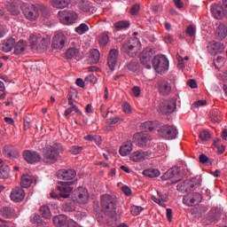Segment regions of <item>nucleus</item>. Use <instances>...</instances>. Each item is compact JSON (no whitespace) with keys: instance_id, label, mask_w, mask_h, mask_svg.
<instances>
[{"instance_id":"nucleus-1","label":"nucleus","mask_w":227,"mask_h":227,"mask_svg":"<svg viewBox=\"0 0 227 227\" xmlns=\"http://www.w3.org/2000/svg\"><path fill=\"white\" fill-rule=\"evenodd\" d=\"M22 13L30 22H35V20H38V17H40V12L43 17H47L49 15V10L47 7L40 4H21Z\"/></svg>"},{"instance_id":"nucleus-2","label":"nucleus","mask_w":227,"mask_h":227,"mask_svg":"<svg viewBox=\"0 0 227 227\" xmlns=\"http://www.w3.org/2000/svg\"><path fill=\"white\" fill-rule=\"evenodd\" d=\"M65 152L61 144L47 145L43 149V161L49 166L56 164L59 160V154Z\"/></svg>"},{"instance_id":"nucleus-3","label":"nucleus","mask_w":227,"mask_h":227,"mask_svg":"<svg viewBox=\"0 0 227 227\" xmlns=\"http://www.w3.org/2000/svg\"><path fill=\"white\" fill-rule=\"evenodd\" d=\"M139 47H141V42L139 39L137 37H130L123 42L121 51L123 52V54H125V56H129V58H134Z\"/></svg>"},{"instance_id":"nucleus-4","label":"nucleus","mask_w":227,"mask_h":227,"mask_svg":"<svg viewBox=\"0 0 227 227\" xmlns=\"http://www.w3.org/2000/svg\"><path fill=\"white\" fill-rule=\"evenodd\" d=\"M61 186H58L59 193H56L55 192H51L50 193L51 198L53 200H56V198H63L64 200H67V198H70V192L74 191V187L70 185H74V182H61Z\"/></svg>"},{"instance_id":"nucleus-5","label":"nucleus","mask_w":227,"mask_h":227,"mask_svg":"<svg viewBox=\"0 0 227 227\" xmlns=\"http://www.w3.org/2000/svg\"><path fill=\"white\" fill-rule=\"evenodd\" d=\"M153 68H154L155 72L162 73L168 72L169 69V60L164 55H157L155 56L153 60Z\"/></svg>"},{"instance_id":"nucleus-6","label":"nucleus","mask_w":227,"mask_h":227,"mask_svg":"<svg viewBox=\"0 0 227 227\" xmlns=\"http://www.w3.org/2000/svg\"><path fill=\"white\" fill-rule=\"evenodd\" d=\"M58 18L61 24L72 26V24H75L79 16L73 11H59L58 12Z\"/></svg>"},{"instance_id":"nucleus-7","label":"nucleus","mask_w":227,"mask_h":227,"mask_svg":"<svg viewBox=\"0 0 227 227\" xmlns=\"http://www.w3.org/2000/svg\"><path fill=\"white\" fill-rule=\"evenodd\" d=\"M152 58H153V50L145 48L139 54L140 64L147 70H152Z\"/></svg>"},{"instance_id":"nucleus-8","label":"nucleus","mask_w":227,"mask_h":227,"mask_svg":"<svg viewBox=\"0 0 227 227\" xmlns=\"http://www.w3.org/2000/svg\"><path fill=\"white\" fill-rule=\"evenodd\" d=\"M161 180H172L173 184H177L182 180L180 175V167H173L169 168L162 176Z\"/></svg>"},{"instance_id":"nucleus-9","label":"nucleus","mask_w":227,"mask_h":227,"mask_svg":"<svg viewBox=\"0 0 227 227\" xmlns=\"http://www.w3.org/2000/svg\"><path fill=\"white\" fill-rule=\"evenodd\" d=\"M158 132L161 137H164V139H176V136H178L176 128L169 125L162 126Z\"/></svg>"},{"instance_id":"nucleus-10","label":"nucleus","mask_w":227,"mask_h":227,"mask_svg":"<svg viewBox=\"0 0 227 227\" xmlns=\"http://www.w3.org/2000/svg\"><path fill=\"white\" fill-rule=\"evenodd\" d=\"M176 109V101L175 99L165 100L158 106V111L162 114H171Z\"/></svg>"},{"instance_id":"nucleus-11","label":"nucleus","mask_w":227,"mask_h":227,"mask_svg":"<svg viewBox=\"0 0 227 227\" xmlns=\"http://www.w3.org/2000/svg\"><path fill=\"white\" fill-rule=\"evenodd\" d=\"M22 157L27 164H38L42 160V155L36 151L25 150L22 153Z\"/></svg>"},{"instance_id":"nucleus-12","label":"nucleus","mask_w":227,"mask_h":227,"mask_svg":"<svg viewBox=\"0 0 227 227\" xmlns=\"http://www.w3.org/2000/svg\"><path fill=\"white\" fill-rule=\"evenodd\" d=\"M114 200H100V211L104 212L110 217H114L115 215Z\"/></svg>"},{"instance_id":"nucleus-13","label":"nucleus","mask_w":227,"mask_h":227,"mask_svg":"<svg viewBox=\"0 0 227 227\" xmlns=\"http://www.w3.org/2000/svg\"><path fill=\"white\" fill-rule=\"evenodd\" d=\"M211 13L215 19H223V15L227 17V0L223 1V6L212 4Z\"/></svg>"},{"instance_id":"nucleus-14","label":"nucleus","mask_w":227,"mask_h":227,"mask_svg":"<svg viewBox=\"0 0 227 227\" xmlns=\"http://www.w3.org/2000/svg\"><path fill=\"white\" fill-rule=\"evenodd\" d=\"M136 145L140 148H145L147 145H150L152 141V136L148 133H137L134 135Z\"/></svg>"},{"instance_id":"nucleus-15","label":"nucleus","mask_w":227,"mask_h":227,"mask_svg":"<svg viewBox=\"0 0 227 227\" xmlns=\"http://www.w3.org/2000/svg\"><path fill=\"white\" fill-rule=\"evenodd\" d=\"M65 42H67L65 34L62 32H57L52 40L53 49H63V47H65Z\"/></svg>"},{"instance_id":"nucleus-16","label":"nucleus","mask_w":227,"mask_h":227,"mask_svg":"<svg viewBox=\"0 0 227 227\" xmlns=\"http://www.w3.org/2000/svg\"><path fill=\"white\" fill-rule=\"evenodd\" d=\"M88 200H67L62 206V210L64 212H73L76 210L77 205L87 204Z\"/></svg>"},{"instance_id":"nucleus-17","label":"nucleus","mask_w":227,"mask_h":227,"mask_svg":"<svg viewBox=\"0 0 227 227\" xmlns=\"http://www.w3.org/2000/svg\"><path fill=\"white\" fill-rule=\"evenodd\" d=\"M120 51L116 49H113L108 53L107 65L110 70H114L116 67V62L118 61V56Z\"/></svg>"},{"instance_id":"nucleus-18","label":"nucleus","mask_w":227,"mask_h":227,"mask_svg":"<svg viewBox=\"0 0 227 227\" xmlns=\"http://www.w3.org/2000/svg\"><path fill=\"white\" fill-rule=\"evenodd\" d=\"M184 182L189 192L190 191H195V189H198V187H201L202 180L200 176H195L189 180H185Z\"/></svg>"},{"instance_id":"nucleus-19","label":"nucleus","mask_w":227,"mask_h":227,"mask_svg":"<svg viewBox=\"0 0 227 227\" xmlns=\"http://www.w3.org/2000/svg\"><path fill=\"white\" fill-rule=\"evenodd\" d=\"M77 176V172L74 169H62L58 173V177L61 180H74Z\"/></svg>"},{"instance_id":"nucleus-20","label":"nucleus","mask_w":227,"mask_h":227,"mask_svg":"<svg viewBox=\"0 0 227 227\" xmlns=\"http://www.w3.org/2000/svg\"><path fill=\"white\" fill-rule=\"evenodd\" d=\"M158 90L160 95H168L171 93V83L166 80H160L158 82Z\"/></svg>"},{"instance_id":"nucleus-21","label":"nucleus","mask_w":227,"mask_h":227,"mask_svg":"<svg viewBox=\"0 0 227 227\" xmlns=\"http://www.w3.org/2000/svg\"><path fill=\"white\" fill-rule=\"evenodd\" d=\"M10 198L11 200H24L26 198V191L17 186L12 190Z\"/></svg>"},{"instance_id":"nucleus-22","label":"nucleus","mask_w":227,"mask_h":227,"mask_svg":"<svg viewBox=\"0 0 227 227\" xmlns=\"http://www.w3.org/2000/svg\"><path fill=\"white\" fill-rule=\"evenodd\" d=\"M147 157H150V152L137 151L132 153L131 160L133 162H141V160H145Z\"/></svg>"},{"instance_id":"nucleus-23","label":"nucleus","mask_w":227,"mask_h":227,"mask_svg":"<svg viewBox=\"0 0 227 227\" xmlns=\"http://www.w3.org/2000/svg\"><path fill=\"white\" fill-rule=\"evenodd\" d=\"M221 215H222V208L221 207H212V209H210V215L208 217L209 223L218 222Z\"/></svg>"},{"instance_id":"nucleus-24","label":"nucleus","mask_w":227,"mask_h":227,"mask_svg":"<svg viewBox=\"0 0 227 227\" xmlns=\"http://www.w3.org/2000/svg\"><path fill=\"white\" fill-rule=\"evenodd\" d=\"M215 35L216 36V40H224L227 36V27L224 24H220L215 32Z\"/></svg>"},{"instance_id":"nucleus-25","label":"nucleus","mask_w":227,"mask_h":227,"mask_svg":"<svg viewBox=\"0 0 227 227\" xmlns=\"http://www.w3.org/2000/svg\"><path fill=\"white\" fill-rule=\"evenodd\" d=\"M75 198L79 200H90V192L85 187L80 186L74 191Z\"/></svg>"},{"instance_id":"nucleus-26","label":"nucleus","mask_w":227,"mask_h":227,"mask_svg":"<svg viewBox=\"0 0 227 227\" xmlns=\"http://www.w3.org/2000/svg\"><path fill=\"white\" fill-rule=\"evenodd\" d=\"M27 49V43L25 41H19L14 46V54L15 56H20V54H24V51Z\"/></svg>"},{"instance_id":"nucleus-27","label":"nucleus","mask_w":227,"mask_h":227,"mask_svg":"<svg viewBox=\"0 0 227 227\" xmlns=\"http://www.w3.org/2000/svg\"><path fill=\"white\" fill-rule=\"evenodd\" d=\"M15 47V39L13 37H10L4 41L3 43L2 51L3 52H11Z\"/></svg>"},{"instance_id":"nucleus-28","label":"nucleus","mask_w":227,"mask_h":227,"mask_svg":"<svg viewBox=\"0 0 227 227\" xmlns=\"http://www.w3.org/2000/svg\"><path fill=\"white\" fill-rule=\"evenodd\" d=\"M33 184V177L27 174H23L21 176L20 185L24 189H27V187H31Z\"/></svg>"},{"instance_id":"nucleus-29","label":"nucleus","mask_w":227,"mask_h":227,"mask_svg":"<svg viewBox=\"0 0 227 227\" xmlns=\"http://www.w3.org/2000/svg\"><path fill=\"white\" fill-rule=\"evenodd\" d=\"M52 223L56 226L68 225V223H67V216H65L64 215H59L52 217Z\"/></svg>"},{"instance_id":"nucleus-30","label":"nucleus","mask_w":227,"mask_h":227,"mask_svg":"<svg viewBox=\"0 0 227 227\" xmlns=\"http://www.w3.org/2000/svg\"><path fill=\"white\" fill-rule=\"evenodd\" d=\"M144 176H147V178H158L160 175V170L157 168H149L143 171Z\"/></svg>"},{"instance_id":"nucleus-31","label":"nucleus","mask_w":227,"mask_h":227,"mask_svg":"<svg viewBox=\"0 0 227 227\" xmlns=\"http://www.w3.org/2000/svg\"><path fill=\"white\" fill-rule=\"evenodd\" d=\"M53 8H58V10H63L70 4L71 0H51Z\"/></svg>"},{"instance_id":"nucleus-32","label":"nucleus","mask_w":227,"mask_h":227,"mask_svg":"<svg viewBox=\"0 0 227 227\" xmlns=\"http://www.w3.org/2000/svg\"><path fill=\"white\" fill-rule=\"evenodd\" d=\"M207 49H212L213 51L223 52V51H224V43L221 42L211 41L208 43Z\"/></svg>"},{"instance_id":"nucleus-33","label":"nucleus","mask_w":227,"mask_h":227,"mask_svg":"<svg viewBox=\"0 0 227 227\" xmlns=\"http://www.w3.org/2000/svg\"><path fill=\"white\" fill-rule=\"evenodd\" d=\"M120 154L122 157H127L130 152H132V144L130 142H126L120 149Z\"/></svg>"},{"instance_id":"nucleus-34","label":"nucleus","mask_w":227,"mask_h":227,"mask_svg":"<svg viewBox=\"0 0 227 227\" xmlns=\"http://www.w3.org/2000/svg\"><path fill=\"white\" fill-rule=\"evenodd\" d=\"M78 8L79 10H82V12H90L91 8H93V5L88 0H80L78 3Z\"/></svg>"},{"instance_id":"nucleus-35","label":"nucleus","mask_w":227,"mask_h":227,"mask_svg":"<svg viewBox=\"0 0 227 227\" xmlns=\"http://www.w3.org/2000/svg\"><path fill=\"white\" fill-rule=\"evenodd\" d=\"M10 171L8 165L2 164L0 166V179L6 180V178H10Z\"/></svg>"},{"instance_id":"nucleus-36","label":"nucleus","mask_w":227,"mask_h":227,"mask_svg":"<svg viewBox=\"0 0 227 227\" xmlns=\"http://www.w3.org/2000/svg\"><path fill=\"white\" fill-rule=\"evenodd\" d=\"M7 12L11 13L13 17H19L20 15V10L19 6L15 5L14 4H9L6 5Z\"/></svg>"},{"instance_id":"nucleus-37","label":"nucleus","mask_w":227,"mask_h":227,"mask_svg":"<svg viewBox=\"0 0 227 227\" xmlns=\"http://www.w3.org/2000/svg\"><path fill=\"white\" fill-rule=\"evenodd\" d=\"M90 59L93 65H97L100 61V51L97 49L91 50Z\"/></svg>"},{"instance_id":"nucleus-38","label":"nucleus","mask_w":227,"mask_h":227,"mask_svg":"<svg viewBox=\"0 0 227 227\" xmlns=\"http://www.w3.org/2000/svg\"><path fill=\"white\" fill-rule=\"evenodd\" d=\"M140 129L143 132H152L155 129V126L153 125V121H147L140 125Z\"/></svg>"},{"instance_id":"nucleus-39","label":"nucleus","mask_w":227,"mask_h":227,"mask_svg":"<svg viewBox=\"0 0 227 227\" xmlns=\"http://www.w3.org/2000/svg\"><path fill=\"white\" fill-rule=\"evenodd\" d=\"M40 40H41L40 35H35L34 34L30 35L29 43L33 50L36 51L38 47V43H40Z\"/></svg>"},{"instance_id":"nucleus-40","label":"nucleus","mask_w":227,"mask_h":227,"mask_svg":"<svg viewBox=\"0 0 227 227\" xmlns=\"http://www.w3.org/2000/svg\"><path fill=\"white\" fill-rule=\"evenodd\" d=\"M78 56H79V50H77L76 48H69L66 51V58L67 59H75V58H77Z\"/></svg>"},{"instance_id":"nucleus-41","label":"nucleus","mask_w":227,"mask_h":227,"mask_svg":"<svg viewBox=\"0 0 227 227\" xmlns=\"http://www.w3.org/2000/svg\"><path fill=\"white\" fill-rule=\"evenodd\" d=\"M31 223L35 224L37 227H45V223L42 220L39 215H33L30 217Z\"/></svg>"},{"instance_id":"nucleus-42","label":"nucleus","mask_w":227,"mask_h":227,"mask_svg":"<svg viewBox=\"0 0 227 227\" xmlns=\"http://www.w3.org/2000/svg\"><path fill=\"white\" fill-rule=\"evenodd\" d=\"M40 215H42V217L45 219L51 218V211H50V207H48L47 205L40 207Z\"/></svg>"},{"instance_id":"nucleus-43","label":"nucleus","mask_w":227,"mask_h":227,"mask_svg":"<svg viewBox=\"0 0 227 227\" xmlns=\"http://www.w3.org/2000/svg\"><path fill=\"white\" fill-rule=\"evenodd\" d=\"M114 27L117 29V31H121V29H129V27H130V23L125 20L117 21L114 24Z\"/></svg>"},{"instance_id":"nucleus-44","label":"nucleus","mask_w":227,"mask_h":227,"mask_svg":"<svg viewBox=\"0 0 227 227\" xmlns=\"http://www.w3.org/2000/svg\"><path fill=\"white\" fill-rule=\"evenodd\" d=\"M48 48H49V40L45 38H42L39 40V43L35 51H47Z\"/></svg>"},{"instance_id":"nucleus-45","label":"nucleus","mask_w":227,"mask_h":227,"mask_svg":"<svg viewBox=\"0 0 227 227\" xmlns=\"http://www.w3.org/2000/svg\"><path fill=\"white\" fill-rule=\"evenodd\" d=\"M223 121V117H221V114H219V111L215 110L211 113V121L213 123H221Z\"/></svg>"},{"instance_id":"nucleus-46","label":"nucleus","mask_w":227,"mask_h":227,"mask_svg":"<svg viewBox=\"0 0 227 227\" xmlns=\"http://www.w3.org/2000/svg\"><path fill=\"white\" fill-rule=\"evenodd\" d=\"M1 214L2 216H4V218H11L12 215H14V209L4 207V208H2Z\"/></svg>"},{"instance_id":"nucleus-47","label":"nucleus","mask_w":227,"mask_h":227,"mask_svg":"<svg viewBox=\"0 0 227 227\" xmlns=\"http://www.w3.org/2000/svg\"><path fill=\"white\" fill-rule=\"evenodd\" d=\"M128 70H130L131 72H137V70H139V62L136 59H132L128 65H127Z\"/></svg>"},{"instance_id":"nucleus-48","label":"nucleus","mask_w":227,"mask_h":227,"mask_svg":"<svg viewBox=\"0 0 227 227\" xmlns=\"http://www.w3.org/2000/svg\"><path fill=\"white\" fill-rule=\"evenodd\" d=\"M90 30V27L85 23H82L80 26H78L75 28V32L78 35H84V33L88 32Z\"/></svg>"},{"instance_id":"nucleus-49","label":"nucleus","mask_w":227,"mask_h":227,"mask_svg":"<svg viewBox=\"0 0 227 227\" xmlns=\"http://www.w3.org/2000/svg\"><path fill=\"white\" fill-rule=\"evenodd\" d=\"M144 208L141 206H131V207H129V212L131 213L132 215H135V216L141 214Z\"/></svg>"},{"instance_id":"nucleus-50","label":"nucleus","mask_w":227,"mask_h":227,"mask_svg":"<svg viewBox=\"0 0 227 227\" xmlns=\"http://www.w3.org/2000/svg\"><path fill=\"white\" fill-rule=\"evenodd\" d=\"M200 203H201V201L193 200H183V204H184L186 207H197L198 205H200Z\"/></svg>"},{"instance_id":"nucleus-51","label":"nucleus","mask_w":227,"mask_h":227,"mask_svg":"<svg viewBox=\"0 0 227 227\" xmlns=\"http://www.w3.org/2000/svg\"><path fill=\"white\" fill-rule=\"evenodd\" d=\"M199 137H200V141H208V139H210V137H211L210 132H208L207 130H202V131H200Z\"/></svg>"},{"instance_id":"nucleus-52","label":"nucleus","mask_w":227,"mask_h":227,"mask_svg":"<svg viewBox=\"0 0 227 227\" xmlns=\"http://www.w3.org/2000/svg\"><path fill=\"white\" fill-rule=\"evenodd\" d=\"M108 43H109V35H107L106 34H102L99 36V40H98L99 45L104 46V45H106Z\"/></svg>"},{"instance_id":"nucleus-53","label":"nucleus","mask_w":227,"mask_h":227,"mask_svg":"<svg viewBox=\"0 0 227 227\" xmlns=\"http://www.w3.org/2000/svg\"><path fill=\"white\" fill-rule=\"evenodd\" d=\"M83 150L82 146L74 145L70 149V153H73V155H79Z\"/></svg>"},{"instance_id":"nucleus-54","label":"nucleus","mask_w":227,"mask_h":227,"mask_svg":"<svg viewBox=\"0 0 227 227\" xmlns=\"http://www.w3.org/2000/svg\"><path fill=\"white\" fill-rule=\"evenodd\" d=\"M176 188L177 191H179V192H189L185 181L181 184H178Z\"/></svg>"},{"instance_id":"nucleus-55","label":"nucleus","mask_w":227,"mask_h":227,"mask_svg":"<svg viewBox=\"0 0 227 227\" xmlns=\"http://www.w3.org/2000/svg\"><path fill=\"white\" fill-rule=\"evenodd\" d=\"M157 194H158L160 200H168L169 198V192L166 190L158 191Z\"/></svg>"},{"instance_id":"nucleus-56","label":"nucleus","mask_w":227,"mask_h":227,"mask_svg":"<svg viewBox=\"0 0 227 227\" xmlns=\"http://www.w3.org/2000/svg\"><path fill=\"white\" fill-rule=\"evenodd\" d=\"M186 35H188V36H194L196 35V27L192 25L188 26Z\"/></svg>"},{"instance_id":"nucleus-57","label":"nucleus","mask_w":227,"mask_h":227,"mask_svg":"<svg viewBox=\"0 0 227 227\" xmlns=\"http://www.w3.org/2000/svg\"><path fill=\"white\" fill-rule=\"evenodd\" d=\"M85 82H90L91 84H97V82H98L97 76H95L93 74L88 75L85 78Z\"/></svg>"},{"instance_id":"nucleus-58","label":"nucleus","mask_w":227,"mask_h":227,"mask_svg":"<svg viewBox=\"0 0 227 227\" xmlns=\"http://www.w3.org/2000/svg\"><path fill=\"white\" fill-rule=\"evenodd\" d=\"M121 120V118H120V116H114L107 119V123H109V125H114V123H118Z\"/></svg>"},{"instance_id":"nucleus-59","label":"nucleus","mask_w":227,"mask_h":227,"mask_svg":"<svg viewBox=\"0 0 227 227\" xmlns=\"http://www.w3.org/2000/svg\"><path fill=\"white\" fill-rule=\"evenodd\" d=\"M139 10H140L139 4H135L131 7L129 13L131 15H137V12H139Z\"/></svg>"},{"instance_id":"nucleus-60","label":"nucleus","mask_w":227,"mask_h":227,"mask_svg":"<svg viewBox=\"0 0 227 227\" xmlns=\"http://www.w3.org/2000/svg\"><path fill=\"white\" fill-rule=\"evenodd\" d=\"M187 84L192 90H196L198 88V82H196V80L191 79L187 82Z\"/></svg>"},{"instance_id":"nucleus-61","label":"nucleus","mask_w":227,"mask_h":227,"mask_svg":"<svg viewBox=\"0 0 227 227\" xmlns=\"http://www.w3.org/2000/svg\"><path fill=\"white\" fill-rule=\"evenodd\" d=\"M195 207H197L198 214H204L206 211H207V207L206 206H203L202 204L197 205Z\"/></svg>"},{"instance_id":"nucleus-62","label":"nucleus","mask_w":227,"mask_h":227,"mask_svg":"<svg viewBox=\"0 0 227 227\" xmlns=\"http://www.w3.org/2000/svg\"><path fill=\"white\" fill-rule=\"evenodd\" d=\"M131 91L134 97H139V95H141V88H139L138 86L133 87L131 89Z\"/></svg>"},{"instance_id":"nucleus-63","label":"nucleus","mask_w":227,"mask_h":227,"mask_svg":"<svg viewBox=\"0 0 227 227\" xmlns=\"http://www.w3.org/2000/svg\"><path fill=\"white\" fill-rule=\"evenodd\" d=\"M199 160L201 164H207V162H208V156L202 153V154L200 155Z\"/></svg>"},{"instance_id":"nucleus-64","label":"nucleus","mask_w":227,"mask_h":227,"mask_svg":"<svg viewBox=\"0 0 227 227\" xmlns=\"http://www.w3.org/2000/svg\"><path fill=\"white\" fill-rule=\"evenodd\" d=\"M121 191L126 196H130V194H132V190H130V188L127 185L122 186Z\"/></svg>"}]
</instances>
